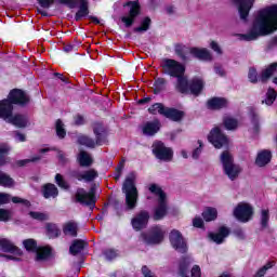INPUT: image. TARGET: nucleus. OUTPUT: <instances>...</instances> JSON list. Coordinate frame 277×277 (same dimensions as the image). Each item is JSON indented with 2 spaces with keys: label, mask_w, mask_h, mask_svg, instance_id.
<instances>
[{
  "label": "nucleus",
  "mask_w": 277,
  "mask_h": 277,
  "mask_svg": "<svg viewBox=\"0 0 277 277\" xmlns=\"http://www.w3.org/2000/svg\"><path fill=\"white\" fill-rule=\"evenodd\" d=\"M277 30V4L266 6L255 13L252 26L247 34L238 35L239 40L252 42L261 36H269Z\"/></svg>",
  "instance_id": "obj_1"
},
{
  "label": "nucleus",
  "mask_w": 277,
  "mask_h": 277,
  "mask_svg": "<svg viewBox=\"0 0 277 277\" xmlns=\"http://www.w3.org/2000/svg\"><path fill=\"white\" fill-rule=\"evenodd\" d=\"M163 70L170 77H176L177 82L175 88L181 94L192 93L195 96H198L205 88V81L202 78H194L190 82L187 81L185 77V66L174 60H167L163 63Z\"/></svg>",
  "instance_id": "obj_2"
},
{
  "label": "nucleus",
  "mask_w": 277,
  "mask_h": 277,
  "mask_svg": "<svg viewBox=\"0 0 277 277\" xmlns=\"http://www.w3.org/2000/svg\"><path fill=\"white\" fill-rule=\"evenodd\" d=\"M29 103V96L27 93L23 92L22 90L14 89L10 92L6 100L0 101V118L2 120H6V122L12 117V111L14 109V105H27Z\"/></svg>",
  "instance_id": "obj_3"
},
{
  "label": "nucleus",
  "mask_w": 277,
  "mask_h": 277,
  "mask_svg": "<svg viewBox=\"0 0 277 277\" xmlns=\"http://www.w3.org/2000/svg\"><path fill=\"white\" fill-rule=\"evenodd\" d=\"M122 192L126 194V210L133 211L137 207V187H135V175L129 174L123 183Z\"/></svg>",
  "instance_id": "obj_4"
},
{
  "label": "nucleus",
  "mask_w": 277,
  "mask_h": 277,
  "mask_svg": "<svg viewBox=\"0 0 277 277\" xmlns=\"http://www.w3.org/2000/svg\"><path fill=\"white\" fill-rule=\"evenodd\" d=\"M175 53L182 57V60H189V55L201 60V62H211L213 56L211 52L206 48H187L185 45H176Z\"/></svg>",
  "instance_id": "obj_5"
},
{
  "label": "nucleus",
  "mask_w": 277,
  "mask_h": 277,
  "mask_svg": "<svg viewBox=\"0 0 277 277\" xmlns=\"http://www.w3.org/2000/svg\"><path fill=\"white\" fill-rule=\"evenodd\" d=\"M149 192L156 196L158 205L154 211V220H163L168 213V200L166 193L157 184L149 185Z\"/></svg>",
  "instance_id": "obj_6"
},
{
  "label": "nucleus",
  "mask_w": 277,
  "mask_h": 277,
  "mask_svg": "<svg viewBox=\"0 0 277 277\" xmlns=\"http://www.w3.org/2000/svg\"><path fill=\"white\" fill-rule=\"evenodd\" d=\"M221 163L223 166V170L228 176L230 181H235L237 176L241 173V167L238 164H235L233 160V155H230L228 151H223L221 155Z\"/></svg>",
  "instance_id": "obj_7"
},
{
  "label": "nucleus",
  "mask_w": 277,
  "mask_h": 277,
  "mask_svg": "<svg viewBox=\"0 0 277 277\" xmlns=\"http://www.w3.org/2000/svg\"><path fill=\"white\" fill-rule=\"evenodd\" d=\"M0 250L1 252H6L9 254L3 255L8 261H18V256L23 255V251H21V249L8 238L0 239Z\"/></svg>",
  "instance_id": "obj_8"
},
{
  "label": "nucleus",
  "mask_w": 277,
  "mask_h": 277,
  "mask_svg": "<svg viewBox=\"0 0 277 277\" xmlns=\"http://www.w3.org/2000/svg\"><path fill=\"white\" fill-rule=\"evenodd\" d=\"M93 131L95 133L96 141L90 138L88 135H80L78 137V143L81 144V146H87V148H94V146H101L103 144V126L95 124L93 128Z\"/></svg>",
  "instance_id": "obj_9"
},
{
  "label": "nucleus",
  "mask_w": 277,
  "mask_h": 277,
  "mask_svg": "<svg viewBox=\"0 0 277 277\" xmlns=\"http://www.w3.org/2000/svg\"><path fill=\"white\" fill-rule=\"evenodd\" d=\"M254 213V209L250 203L247 202H240L237 205V207L234 209V217L238 220L239 222H250L252 220V215Z\"/></svg>",
  "instance_id": "obj_10"
},
{
  "label": "nucleus",
  "mask_w": 277,
  "mask_h": 277,
  "mask_svg": "<svg viewBox=\"0 0 277 277\" xmlns=\"http://www.w3.org/2000/svg\"><path fill=\"white\" fill-rule=\"evenodd\" d=\"M169 240L173 250L180 252L181 254H185L187 252V241L183 237V234L179 232V229H172L169 235Z\"/></svg>",
  "instance_id": "obj_11"
},
{
  "label": "nucleus",
  "mask_w": 277,
  "mask_h": 277,
  "mask_svg": "<svg viewBox=\"0 0 277 277\" xmlns=\"http://www.w3.org/2000/svg\"><path fill=\"white\" fill-rule=\"evenodd\" d=\"M126 5L129 8V12L127 15L121 17V22L124 24L126 27H131V25L135 23V18L140 16V1H130Z\"/></svg>",
  "instance_id": "obj_12"
},
{
  "label": "nucleus",
  "mask_w": 277,
  "mask_h": 277,
  "mask_svg": "<svg viewBox=\"0 0 277 277\" xmlns=\"http://www.w3.org/2000/svg\"><path fill=\"white\" fill-rule=\"evenodd\" d=\"M166 237V229L161 226H154L148 234H142L141 239L144 243H161Z\"/></svg>",
  "instance_id": "obj_13"
},
{
  "label": "nucleus",
  "mask_w": 277,
  "mask_h": 277,
  "mask_svg": "<svg viewBox=\"0 0 277 277\" xmlns=\"http://www.w3.org/2000/svg\"><path fill=\"white\" fill-rule=\"evenodd\" d=\"M153 153L157 159H160L161 161H172L173 151L170 147H166L162 142L156 141L154 142L153 146Z\"/></svg>",
  "instance_id": "obj_14"
},
{
  "label": "nucleus",
  "mask_w": 277,
  "mask_h": 277,
  "mask_svg": "<svg viewBox=\"0 0 277 277\" xmlns=\"http://www.w3.org/2000/svg\"><path fill=\"white\" fill-rule=\"evenodd\" d=\"M209 143L214 146V148H222L228 146V137L222 133L220 128H214L211 130L208 136Z\"/></svg>",
  "instance_id": "obj_15"
},
{
  "label": "nucleus",
  "mask_w": 277,
  "mask_h": 277,
  "mask_svg": "<svg viewBox=\"0 0 277 277\" xmlns=\"http://www.w3.org/2000/svg\"><path fill=\"white\" fill-rule=\"evenodd\" d=\"M237 8L238 14L241 21H248V16H250V10L254 8L255 0H234Z\"/></svg>",
  "instance_id": "obj_16"
},
{
  "label": "nucleus",
  "mask_w": 277,
  "mask_h": 277,
  "mask_svg": "<svg viewBox=\"0 0 277 277\" xmlns=\"http://www.w3.org/2000/svg\"><path fill=\"white\" fill-rule=\"evenodd\" d=\"M94 194V187H92L89 193L80 188L76 193V200L81 202V205H94V202H96V196Z\"/></svg>",
  "instance_id": "obj_17"
},
{
  "label": "nucleus",
  "mask_w": 277,
  "mask_h": 277,
  "mask_svg": "<svg viewBox=\"0 0 277 277\" xmlns=\"http://www.w3.org/2000/svg\"><path fill=\"white\" fill-rule=\"evenodd\" d=\"M72 177L77 181H84V183H92L95 179L98 177V172L94 169H89L85 171H74Z\"/></svg>",
  "instance_id": "obj_18"
},
{
  "label": "nucleus",
  "mask_w": 277,
  "mask_h": 277,
  "mask_svg": "<svg viewBox=\"0 0 277 277\" xmlns=\"http://www.w3.org/2000/svg\"><path fill=\"white\" fill-rule=\"evenodd\" d=\"M159 129H161V122L159 120L147 121L142 127L143 135H156V133H159Z\"/></svg>",
  "instance_id": "obj_19"
},
{
  "label": "nucleus",
  "mask_w": 277,
  "mask_h": 277,
  "mask_svg": "<svg viewBox=\"0 0 277 277\" xmlns=\"http://www.w3.org/2000/svg\"><path fill=\"white\" fill-rule=\"evenodd\" d=\"M148 212L142 211L132 219V226L135 230H142L148 224Z\"/></svg>",
  "instance_id": "obj_20"
},
{
  "label": "nucleus",
  "mask_w": 277,
  "mask_h": 277,
  "mask_svg": "<svg viewBox=\"0 0 277 277\" xmlns=\"http://www.w3.org/2000/svg\"><path fill=\"white\" fill-rule=\"evenodd\" d=\"M230 235V229L227 227H221L219 228L217 233H210L209 238L214 243H224V239Z\"/></svg>",
  "instance_id": "obj_21"
},
{
  "label": "nucleus",
  "mask_w": 277,
  "mask_h": 277,
  "mask_svg": "<svg viewBox=\"0 0 277 277\" xmlns=\"http://www.w3.org/2000/svg\"><path fill=\"white\" fill-rule=\"evenodd\" d=\"M14 202V205H24L25 207H29V201L23 199L21 197H11L9 194L0 193V205H8V202Z\"/></svg>",
  "instance_id": "obj_22"
},
{
  "label": "nucleus",
  "mask_w": 277,
  "mask_h": 277,
  "mask_svg": "<svg viewBox=\"0 0 277 277\" xmlns=\"http://www.w3.org/2000/svg\"><path fill=\"white\" fill-rule=\"evenodd\" d=\"M272 161V153L267 149H263L258 153L256 159H255V166H259V168H263L267 166Z\"/></svg>",
  "instance_id": "obj_23"
},
{
  "label": "nucleus",
  "mask_w": 277,
  "mask_h": 277,
  "mask_svg": "<svg viewBox=\"0 0 277 277\" xmlns=\"http://www.w3.org/2000/svg\"><path fill=\"white\" fill-rule=\"evenodd\" d=\"M224 107H228V100L224 97H213L208 101L209 109H224Z\"/></svg>",
  "instance_id": "obj_24"
},
{
  "label": "nucleus",
  "mask_w": 277,
  "mask_h": 277,
  "mask_svg": "<svg viewBox=\"0 0 277 277\" xmlns=\"http://www.w3.org/2000/svg\"><path fill=\"white\" fill-rule=\"evenodd\" d=\"M75 3L78 5L79 10L76 13V21H81L84 16H88V0H75Z\"/></svg>",
  "instance_id": "obj_25"
},
{
  "label": "nucleus",
  "mask_w": 277,
  "mask_h": 277,
  "mask_svg": "<svg viewBox=\"0 0 277 277\" xmlns=\"http://www.w3.org/2000/svg\"><path fill=\"white\" fill-rule=\"evenodd\" d=\"M77 160H78V163L82 168H90V166H92V163H94L92 156H90V154H88V151H83V150H81L78 154Z\"/></svg>",
  "instance_id": "obj_26"
},
{
  "label": "nucleus",
  "mask_w": 277,
  "mask_h": 277,
  "mask_svg": "<svg viewBox=\"0 0 277 277\" xmlns=\"http://www.w3.org/2000/svg\"><path fill=\"white\" fill-rule=\"evenodd\" d=\"M11 124H14V127H18L19 129H25L27 127L29 120L26 116L23 115H15L14 117H11V119L8 120Z\"/></svg>",
  "instance_id": "obj_27"
},
{
  "label": "nucleus",
  "mask_w": 277,
  "mask_h": 277,
  "mask_svg": "<svg viewBox=\"0 0 277 277\" xmlns=\"http://www.w3.org/2000/svg\"><path fill=\"white\" fill-rule=\"evenodd\" d=\"M163 116L170 120H173L174 122H179V120L183 119L184 114L181 110L167 107Z\"/></svg>",
  "instance_id": "obj_28"
},
{
  "label": "nucleus",
  "mask_w": 277,
  "mask_h": 277,
  "mask_svg": "<svg viewBox=\"0 0 277 277\" xmlns=\"http://www.w3.org/2000/svg\"><path fill=\"white\" fill-rule=\"evenodd\" d=\"M77 230H79V227L75 222H67L63 226V233L67 235V237H77Z\"/></svg>",
  "instance_id": "obj_29"
},
{
  "label": "nucleus",
  "mask_w": 277,
  "mask_h": 277,
  "mask_svg": "<svg viewBox=\"0 0 277 277\" xmlns=\"http://www.w3.org/2000/svg\"><path fill=\"white\" fill-rule=\"evenodd\" d=\"M42 194L44 198H56L57 187L54 184H47L43 186Z\"/></svg>",
  "instance_id": "obj_30"
},
{
  "label": "nucleus",
  "mask_w": 277,
  "mask_h": 277,
  "mask_svg": "<svg viewBox=\"0 0 277 277\" xmlns=\"http://www.w3.org/2000/svg\"><path fill=\"white\" fill-rule=\"evenodd\" d=\"M276 72H277V63H273L262 71L261 81H267V79H269L272 75H276Z\"/></svg>",
  "instance_id": "obj_31"
},
{
  "label": "nucleus",
  "mask_w": 277,
  "mask_h": 277,
  "mask_svg": "<svg viewBox=\"0 0 277 277\" xmlns=\"http://www.w3.org/2000/svg\"><path fill=\"white\" fill-rule=\"evenodd\" d=\"M51 256V249L50 247H39L37 249V261H47Z\"/></svg>",
  "instance_id": "obj_32"
},
{
  "label": "nucleus",
  "mask_w": 277,
  "mask_h": 277,
  "mask_svg": "<svg viewBox=\"0 0 277 277\" xmlns=\"http://www.w3.org/2000/svg\"><path fill=\"white\" fill-rule=\"evenodd\" d=\"M85 248V242L82 240H75L69 247V252L74 256L79 254Z\"/></svg>",
  "instance_id": "obj_33"
},
{
  "label": "nucleus",
  "mask_w": 277,
  "mask_h": 277,
  "mask_svg": "<svg viewBox=\"0 0 277 277\" xmlns=\"http://www.w3.org/2000/svg\"><path fill=\"white\" fill-rule=\"evenodd\" d=\"M202 217L206 222H213V220L217 219V209L215 208H207L202 212Z\"/></svg>",
  "instance_id": "obj_34"
},
{
  "label": "nucleus",
  "mask_w": 277,
  "mask_h": 277,
  "mask_svg": "<svg viewBox=\"0 0 277 277\" xmlns=\"http://www.w3.org/2000/svg\"><path fill=\"white\" fill-rule=\"evenodd\" d=\"M8 153H10V146L5 144L0 145V168L1 166H5L10 158H8Z\"/></svg>",
  "instance_id": "obj_35"
},
{
  "label": "nucleus",
  "mask_w": 277,
  "mask_h": 277,
  "mask_svg": "<svg viewBox=\"0 0 277 277\" xmlns=\"http://www.w3.org/2000/svg\"><path fill=\"white\" fill-rule=\"evenodd\" d=\"M0 186L2 187H14V180L6 173L0 171Z\"/></svg>",
  "instance_id": "obj_36"
},
{
  "label": "nucleus",
  "mask_w": 277,
  "mask_h": 277,
  "mask_svg": "<svg viewBox=\"0 0 277 277\" xmlns=\"http://www.w3.org/2000/svg\"><path fill=\"white\" fill-rule=\"evenodd\" d=\"M148 29H150V17H145L141 22V25L134 28V31L136 34H144V31H148Z\"/></svg>",
  "instance_id": "obj_37"
},
{
  "label": "nucleus",
  "mask_w": 277,
  "mask_h": 277,
  "mask_svg": "<svg viewBox=\"0 0 277 277\" xmlns=\"http://www.w3.org/2000/svg\"><path fill=\"white\" fill-rule=\"evenodd\" d=\"M224 126H225V129H227V131H235V129L239 127V122L237 121V119L233 117H226L224 119Z\"/></svg>",
  "instance_id": "obj_38"
},
{
  "label": "nucleus",
  "mask_w": 277,
  "mask_h": 277,
  "mask_svg": "<svg viewBox=\"0 0 277 277\" xmlns=\"http://www.w3.org/2000/svg\"><path fill=\"white\" fill-rule=\"evenodd\" d=\"M167 107L163 106L161 103H156L151 107H149L148 111L149 114H160V116H164Z\"/></svg>",
  "instance_id": "obj_39"
},
{
  "label": "nucleus",
  "mask_w": 277,
  "mask_h": 277,
  "mask_svg": "<svg viewBox=\"0 0 277 277\" xmlns=\"http://www.w3.org/2000/svg\"><path fill=\"white\" fill-rule=\"evenodd\" d=\"M48 236L53 239L55 237H60V228L55 224H48L47 225Z\"/></svg>",
  "instance_id": "obj_40"
},
{
  "label": "nucleus",
  "mask_w": 277,
  "mask_h": 277,
  "mask_svg": "<svg viewBox=\"0 0 277 277\" xmlns=\"http://www.w3.org/2000/svg\"><path fill=\"white\" fill-rule=\"evenodd\" d=\"M276 91L274 89H268L266 98L262 103H265V105H273L274 101H276Z\"/></svg>",
  "instance_id": "obj_41"
},
{
  "label": "nucleus",
  "mask_w": 277,
  "mask_h": 277,
  "mask_svg": "<svg viewBox=\"0 0 277 277\" xmlns=\"http://www.w3.org/2000/svg\"><path fill=\"white\" fill-rule=\"evenodd\" d=\"M274 262H268L264 266H262L255 274L254 277H263L267 274L268 269H272L274 266Z\"/></svg>",
  "instance_id": "obj_42"
},
{
  "label": "nucleus",
  "mask_w": 277,
  "mask_h": 277,
  "mask_svg": "<svg viewBox=\"0 0 277 277\" xmlns=\"http://www.w3.org/2000/svg\"><path fill=\"white\" fill-rule=\"evenodd\" d=\"M56 134L57 137H60L61 140H64V137H66V130L64 129V123L62 122V120L56 121Z\"/></svg>",
  "instance_id": "obj_43"
},
{
  "label": "nucleus",
  "mask_w": 277,
  "mask_h": 277,
  "mask_svg": "<svg viewBox=\"0 0 277 277\" xmlns=\"http://www.w3.org/2000/svg\"><path fill=\"white\" fill-rule=\"evenodd\" d=\"M24 248L28 251V252H36V248H37V243L36 240L34 239H26L23 241Z\"/></svg>",
  "instance_id": "obj_44"
},
{
  "label": "nucleus",
  "mask_w": 277,
  "mask_h": 277,
  "mask_svg": "<svg viewBox=\"0 0 277 277\" xmlns=\"http://www.w3.org/2000/svg\"><path fill=\"white\" fill-rule=\"evenodd\" d=\"M29 215L32 220H38L39 222L49 220V214L42 212H29Z\"/></svg>",
  "instance_id": "obj_45"
},
{
  "label": "nucleus",
  "mask_w": 277,
  "mask_h": 277,
  "mask_svg": "<svg viewBox=\"0 0 277 277\" xmlns=\"http://www.w3.org/2000/svg\"><path fill=\"white\" fill-rule=\"evenodd\" d=\"M248 79L251 83H256V81H259V74L256 72V68H249Z\"/></svg>",
  "instance_id": "obj_46"
},
{
  "label": "nucleus",
  "mask_w": 277,
  "mask_h": 277,
  "mask_svg": "<svg viewBox=\"0 0 277 277\" xmlns=\"http://www.w3.org/2000/svg\"><path fill=\"white\" fill-rule=\"evenodd\" d=\"M55 181L56 184L58 185V187H61V189H68V183L66 181H64V177L62 176V174H56L55 176Z\"/></svg>",
  "instance_id": "obj_47"
},
{
  "label": "nucleus",
  "mask_w": 277,
  "mask_h": 277,
  "mask_svg": "<svg viewBox=\"0 0 277 277\" xmlns=\"http://www.w3.org/2000/svg\"><path fill=\"white\" fill-rule=\"evenodd\" d=\"M269 222V210H262L261 212V224L265 228Z\"/></svg>",
  "instance_id": "obj_48"
},
{
  "label": "nucleus",
  "mask_w": 277,
  "mask_h": 277,
  "mask_svg": "<svg viewBox=\"0 0 277 277\" xmlns=\"http://www.w3.org/2000/svg\"><path fill=\"white\" fill-rule=\"evenodd\" d=\"M12 217V213L5 209H0V222H8Z\"/></svg>",
  "instance_id": "obj_49"
},
{
  "label": "nucleus",
  "mask_w": 277,
  "mask_h": 277,
  "mask_svg": "<svg viewBox=\"0 0 277 277\" xmlns=\"http://www.w3.org/2000/svg\"><path fill=\"white\" fill-rule=\"evenodd\" d=\"M104 256L108 261H113V259H116V256H118V252L114 249H108L104 252Z\"/></svg>",
  "instance_id": "obj_50"
},
{
  "label": "nucleus",
  "mask_w": 277,
  "mask_h": 277,
  "mask_svg": "<svg viewBox=\"0 0 277 277\" xmlns=\"http://www.w3.org/2000/svg\"><path fill=\"white\" fill-rule=\"evenodd\" d=\"M210 49H212V51H214V53H216L217 55H222V48L216 41H210Z\"/></svg>",
  "instance_id": "obj_51"
},
{
  "label": "nucleus",
  "mask_w": 277,
  "mask_h": 277,
  "mask_svg": "<svg viewBox=\"0 0 277 277\" xmlns=\"http://www.w3.org/2000/svg\"><path fill=\"white\" fill-rule=\"evenodd\" d=\"M193 226H195V228H202V226H205V221H202V217L196 216L193 220Z\"/></svg>",
  "instance_id": "obj_52"
},
{
  "label": "nucleus",
  "mask_w": 277,
  "mask_h": 277,
  "mask_svg": "<svg viewBox=\"0 0 277 277\" xmlns=\"http://www.w3.org/2000/svg\"><path fill=\"white\" fill-rule=\"evenodd\" d=\"M198 144L199 147L193 151V159H198V157H200V154L202 153V141H198Z\"/></svg>",
  "instance_id": "obj_53"
},
{
  "label": "nucleus",
  "mask_w": 277,
  "mask_h": 277,
  "mask_svg": "<svg viewBox=\"0 0 277 277\" xmlns=\"http://www.w3.org/2000/svg\"><path fill=\"white\" fill-rule=\"evenodd\" d=\"M41 157L40 156H36V157H32L31 159H25V160H19L17 162L18 166H25L26 163H29V162H34V161H40Z\"/></svg>",
  "instance_id": "obj_54"
},
{
  "label": "nucleus",
  "mask_w": 277,
  "mask_h": 277,
  "mask_svg": "<svg viewBox=\"0 0 277 277\" xmlns=\"http://www.w3.org/2000/svg\"><path fill=\"white\" fill-rule=\"evenodd\" d=\"M142 274L144 277H156L155 274L147 266L142 267Z\"/></svg>",
  "instance_id": "obj_55"
},
{
  "label": "nucleus",
  "mask_w": 277,
  "mask_h": 277,
  "mask_svg": "<svg viewBox=\"0 0 277 277\" xmlns=\"http://www.w3.org/2000/svg\"><path fill=\"white\" fill-rule=\"evenodd\" d=\"M251 120H252V123L254 126V131L255 132L259 131V120H260L259 115L253 113Z\"/></svg>",
  "instance_id": "obj_56"
},
{
  "label": "nucleus",
  "mask_w": 277,
  "mask_h": 277,
  "mask_svg": "<svg viewBox=\"0 0 277 277\" xmlns=\"http://www.w3.org/2000/svg\"><path fill=\"white\" fill-rule=\"evenodd\" d=\"M192 277H200V266H198V265L193 266Z\"/></svg>",
  "instance_id": "obj_57"
},
{
  "label": "nucleus",
  "mask_w": 277,
  "mask_h": 277,
  "mask_svg": "<svg viewBox=\"0 0 277 277\" xmlns=\"http://www.w3.org/2000/svg\"><path fill=\"white\" fill-rule=\"evenodd\" d=\"M41 8H51L54 0H38Z\"/></svg>",
  "instance_id": "obj_58"
},
{
  "label": "nucleus",
  "mask_w": 277,
  "mask_h": 277,
  "mask_svg": "<svg viewBox=\"0 0 277 277\" xmlns=\"http://www.w3.org/2000/svg\"><path fill=\"white\" fill-rule=\"evenodd\" d=\"M15 141L17 142H26L27 137L25 136V134L16 132L15 133Z\"/></svg>",
  "instance_id": "obj_59"
},
{
  "label": "nucleus",
  "mask_w": 277,
  "mask_h": 277,
  "mask_svg": "<svg viewBox=\"0 0 277 277\" xmlns=\"http://www.w3.org/2000/svg\"><path fill=\"white\" fill-rule=\"evenodd\" d=\"M234 234L238 239H246V234L241 229H236Z\"/></svg>",
  "instance_id": "obj_60"
},
{
  "label": "nucleus",
  "mask_w": 277,
  "mask_h": 277,
  "mask_svg": "<svg viewBox=\"0 0 277 277\" xmlns=\"http://www.w3.org/2000/svg\"><path fill=\"white\" fill-rule=\"evenodd\" d=\"M214 71L216 75H219L220 77H224V75H226V72L224 71V68L220 67V66H215L214 67Z\"/></svg>",
  "instance_id": "obj_61"
},
{
  "label": "nucleus",
  "mask_w": 277,
  "mask_h": 277,
  "mask_svg": "<svg viewBox=\"0 0 277 277\" xmlns=\"http://www.w3.org/2000/svg\"><path fill=\"white\" fill-rule=\"evenodd\" d=\"M166 83V80L163 78H158L156 81H155V85L156 88L160 89L163 84Z\"/></svg>",
  "instance_id": "obj_62"
},
{
  "label": "nucleus",
  "mask_w": 277,
  "mask_h": 277,
  "mask_svg": "<svg viewBox=\"0 0 277 277\" xmlns=\"http://www.w3.org/2000/svg\"><path fill=\"white\" fill-rule=\"evenodd\" d=\"M75 124H83V118L78 115V116L75 118Z\"/></svg>",
  "instance_id": "obj_63"
},
{
  "label": "nucleus",
  "mask_w": 277,
  "mask_h": 277,
  "mask_svg": "<svg viewBox=\"0 0 277 277\" xmlns=\"http://www.w3.org/2000/svg\"><path fill=\"white\" fill-rule=\"evenodd\" d=\"M74 49H75V45H71V44L64 47V51L66 53H70V51H74Z\"/></svg>",
  "instance_id": "obj_64"
}]
</instances>
